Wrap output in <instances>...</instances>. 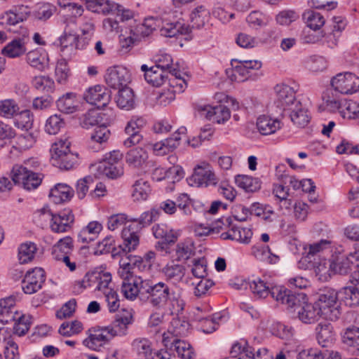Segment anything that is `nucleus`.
I'll list each match as a JSON object with an SVG mask.
<instances>
[{
  "label": "nucleus",
  "instance_id": "1",
  "mask_svg": "<svg viewBox=\"0 0 359 359\" xmlns=\"http://www.w3.org/2000/svg\"><path fill=\"white\" fill-rule=\"evenodd\" d=\"M142 285V297L152 307L165 309L171 315H178L184 309L185 302L180 292H177L167 283L144 279Z\"/></svg>",
  "mask_w": 359,
  "mask_h": 359
},
{
  "label": "nucleus",
  "instance_id": "2",
  "mask_svg": "<svg viewBox=\"0 0 359 359\" xmlns=\"http://www.w3.org/2000/svg\"><path fill=\"white\" fill-rule=\"evenodd\" d=\"M177 15V12L172 11L163 14V25L160 29L161 35L165 37H175L180 34L189 35L192 28L200 29L204 26L209 12L203 6H197L190 16L191 27Z\"/></svg>",
  "mask_w": 359,
  "mask_h": 359
},
{
  "label": "nucleus",
  "instance_id": "3",
  "mask_svg": "<svg viewBox=\"0 0 359 359\" xmlns=\"http://www.w3.org/2000/svg\"><path fill=\"white\" fill-rule=\"evenodd\" d=\"M250 288L255 297L258 299L266 298L269 294L278 302L285 306H293L298 303L299 299L294 292L280 286H275L271 289L260 278L250 283Z\"/></svg>",
  "mask_w": 359,
  "mask_h": 359
},
{
  "label": "nucleus",
  "instance_id": "4",
  "mask_svg": "<svg viewBox=\"0 0 359 359\" xmlns=\"http://www.w3.org/2000/svg\"><path fill=\"white\" fill-rule=\"evenodd\" d=\"M122 238L124 242V248L116 252L114 247V239L112 236H107L101 242H100L97 247V253L106 254L111 252L112 256H122L123 255H127V252H130L136 248L140 242V236L137 231L133 230L131 225L123 229L121 233Z\"/></svg>",
  "mask_w": 359,
  "mask_h": 359
},
{
  "label": "nucleus",
  "instance_id": "5",
  "mask_svg": "<svg viewBox=\"0 0 359 359\" xmlns=\"http://www.w3.org/2000/svg\"><path fill=\"white\" fill-rule=\"evenodd\" d=\"M337 300L338 293L334 289L326 288L319 294L315 304L322 318L331 321L339 318L341 313Z\"/></svg>",
  "mask_w": 359,
  "mask_h": 359
},
{
  "label": "nucleus",
  "instance_id": "6",
  "mask_svg": "<svg viewBox=\"0 0 359 359\" xmlns=\"http://www.w3.org/2000/svg\"><path fill=\"white\" fill-rule=\"evenodd\" d=\"M29 163L13 166L11 171L12 181L21 184L27 190L36 189L41 183L43 175L39 172L31 170Z\"/></svg>",
  "mask_w": 359,
  "mask_h": 359
},
{
  "label": "nucleus",
  "instance_id": "7",
  "mask_svg": "<svg viewBox=\"0 0 359 359\" xmlns=\"http://www.w3.org/2000/svg\"><path fill=\"white\" fill-rule=\"evenodd\" d=\"M233 65L231 79L236 82H244L248 79H255L256 72L262 66L261 61L257 60H232Z\"/></svg>",
  "mask_w": 359,
  "mask_h": 359
},
{
  "label": "nucleus",
  "instance_id": "8",
  "mask_svg": "<svg viewBox=\"0 0 359 359\" xmlns=\"http://www.w3.org/2000/svg\"><path fill=\"white\" fill-rule=\"evenodd\" d=\"M294 294L298 297V303L291 306H287V307L288 309H294V311L297 313L299 320L306 324H311L322 318V315L317 306H316L315 303L311 304L304 302L306 297L304 294Z\"/></svg>",
  "mask_w": 359,
  "mask_h": 359
},
{
  "label": "nucleus",
  "instance_id": "9",
  "mask_svg": "<svg viewBox=\"0 0 359 359\" xmlns=\"http://www.w3.org/2000/svg\"><path fill=\"white\" fill-rule=\"evenodd\" d=\"M187 182L190 186L207 187L216 185L218 180L210 165L203 162L194 168L193 175L187 178Z\"/></svg>",
  "mask_w": 359,
  "mask_h": 359
},
{
  "label": "nucleus",
  "instance_id": "10",
  "mask_svg": "<svg viewBox=\"0 0 359 359\" xmlns=\"http://www.w3.org/2000/svg\"><path fill=\"white\" fill-rule=\"evenodd\" d=\"M331 85L335 92L352 94L359 88V78L351 72L339 73L332 78Z\"/></svg>",
  "mask_w": 359,
  "mask_h": 359
},
{
  "label": "nucleus",
  "instance_id": "11",
  "mask_svg": "<svg viewBox=\"0 0 359 359\" xmlns=\"http://www.w3.org/2000/svg\"><path fill=\"white\" fill-rule=\"evenodd\" d=\"M46 280V273L41 268H34L26 272L22 283V289L25 294H32L41 289Z\"/></svg>",
  "mask_w": 359,
  "mask_h": 359
},
{
  "label": "nucleus",
  "instance_id": "12",
  "mask_svg": "<svg viewBox=\"0 0 359 359\" xmlns=\"http://www.w3.org/2000/svg\"><path fill=\"white\" fill-rule=\"evenodd\" d=\"M155 29L156 27L153 25V18L146 19L144 23H138L133 28L130 29L129 36L121 41V46L126 48L131 47L142 37L149 35Z\"/></svg>",
  "mask_w": 359,
  "mask_h": 359
},
{
  "label": "nucleus",
  "instance_id": "13",
  "mask_svg": "<svg viewBox=\"0 0 359 359\" xmlns=\"http://www.w3.org/2000/svg\"><path fill=\"white\" fill-rule=\"evenodd\" d=\"M276 93V103L282 108L285 112L292 108L295 102H300L296 99L295 91L293 88L286 84H278L275 87Z\"/></svg>",
  "mask_w": 359,
  "mask_h": 359
},
{
  "label": "nucleus",
  "instance_id": "14",
  "mask_svg": "<svg viewBox=\"0 0 359 359\" xmlns=\"http://www.w3.org/2000/svg\"><path fill=\"white\" fill-rule=\"evenodd\" d=\"M196 109L201 116L217 123L226 121L231 116L229 108L222 104L216 107L198 105Z\"/></svg>",
  "mask_w": 359,
  "mask_h": 359
},
{
  "label": "nucleus",
  "instance_id": "15",
  "mask_svg": "<svg viewBox=\"0 0 359 359\" xmlns=\"http://www.w3.org/2000/svg\"><path fill=\"white\" fill-rule=\"evenodd\" d=\"M84 100L97 108H103L111 100L110 91L104 86L96 85L89 88L83 95Z\"/></svg>",
  "mask_w": 359,
  "mask_h": 359
},
{
  "label": "nucleus",
  "instance_id": "16",
  "mask_svg": "<svg viewBox=\"0 0 359 359\" xmlns=\"http://www.w3.org/2000/svg\"><path fill=\"white\" fill-rule=\"evenodd\" d=\"M130 76L127 69L121 66L109 67L104 76L107 84L114 89L126 86Z\"/></svg>",
  "mask_w": 359,
  "mask_h": 359
},
{
  "label": "nucleus",
  "instance_id": "17",
  "mask_svg": "<svg viewBox=\"0 0 359 359\" xmlns=\"http://www.w3.org/2000/svg\"><path fill=\"white\" fill-rule=\"evenodd\" d=\"M114 337L109 327H98L92 331L90 336L83 341V344L92 350L97 351Z\"/></svg>",
  "mask_w": 359,
  "mask_h": 359
},
{
  "label": "nucleus",
  "instance_id": "18",
  "mask_svg": "<svg viewBox=\"0 0 359 359\" xmlns=\"http://www.w3.org/2000/svg\"><path fill=\"white\" fill-rule=\"evenodd\" d=\"M145 124V120L141 117H133L128 122L125 128V132L128 137L124 140V146L130 147L141 142L142 135L140 133V131Z\"/></svg>",
  "mask_w": 359,
  "mask_h": 359
},
{
  "label": "nucleus",
  "instance_id": "19",
  "mask_svg": "<svg viewBox=\"0 0 359 359\" xmlns=\"http://www.w3.org/2000/svg\"><path fill=\"white\" fill-rule=\"evenodd\" d=\"M187 128L181 127L171 137L154 144L153 149L156 155L163 156L174 151L180 144L181 135L185 134Z\"/></svg>",
  "mask_w": 359,
  "mask_h": 359
},
{
  "label": "nucleus",
  "instance_id": "20",
  "mask_svg": "<svg viewBox=\"0 0 359 359\" xmlns=\"http://www.w3.org/2000/svg\"><path fill=\"white\" fill-rule=\"evenodd\" d=\"M30 10L27 6H19L13 10L4 13L0 17V25H15L19 22L26 20L30 15Z\"/></svg>",
  "mask_w": 359,
  "mask_h": 359
},
{
  "label": "nucleus",
  "instance_id": "21",
  "mask_svg": "<svg viewBox=\"0 0 359 359\" xmlns=\"http://www.w3.org/2000/svg\"><path fill=\"white\" fill-rule=\"evenodd\" d=\"M141 70L144 72L145 81L154 87L161 86L168 78L169 72L158 67V66L155 65L149 68L147 65H142Z\"/></svg>",
  "mask_w": 359,
  "mask_h": 359
},
{
  "label": "nucleus",
  "instance_id": "22",
  "mask_svg": "<svg viewBox=\"0 0 359 359\" xmlns=\"http://www.w3.org/2000/svg\"><path fill=\"white\" fill-rule=\"evenodd\" d=\"M133 323V314L130 311L123 310L121 313L116 315L115 320L111 325L109 330L114 337L123 336L126 334L128 327Z\"/></svg>",
  "mask_w": 359,
  "mask_h": 359
},
{
  "label": "nucleus",
  "instance_id": "23",
  "mask_svg": "<svg viewBox=\"0 0 359 359\" xmlns=\"http://www.w3.org/2000/svg\"><path fill=\"white\" fill-rule=\"evenodd\" d=\"M74 195V191L70 186L58 183L50 189L49 198L55 204H61L70 201Z\"/></svg>",
  "mask_w": 359,
  "mask_h": 359
},
{
  "label": "nucleus",
  "instance_id": "24",
  "mask_svg": "<svg viewBox=\"0 0 359 359\" xmlns=\"http://www.w3.org/2000/svg\"><path fill=\"white\" fill-rule=\"evenodd\" d=\"M288 114L294 125L304 128L310 122L311 116L308 109L300 102H295L294 106L289 109Z\"/></svg>",
  "mask_w": 359,
  "mask_h": 359
},
{
  "label": "nucleus",
  "instance_id": "25",
  "mask_svg": "<svg viewBox=\"0 0 359 359\" xmlns=\"http://www.w3.org/2000/svg\"><path fill=\"white\" fill-rule=\"evenodd\" d=\"M144 280L141 277L135 276L133 280L123 281L121 292L123 296L128 299L134 300L139 295L140 299L144 301V299L142 297V285Z\"/></svg>",
  "mask_w": 359,
  "mask_h": 359
},
{
  "label": "nucleus",
  "instance_id": "26",
  "mask_svg": "<svg viewBox=\"0 0 359 359\" xmlns=\"http://www.w3.org/2000/svg\"><path fill=\"white\" fill-rule=\"evenodd\" d=\"M74 217L70 211H64L54 215L50 223V229L55 233L66 232L74 222Z\"/></svg>",
  "mask_w": 359,
  "mask_h": 359
},
{
  "label": "nucleus",
  "instance_id": "27",
  "mask_svg": "<svg viewBox=\"0 0 359 359\" xmlns=\"http://www.w3.org/2000/svg\"><path fill=\"white\" fill-rule=\"evenodd\" d=\"M252 253L257 259L269 264H276L280 261L279 255L273 254L266 245L257 244L253 246Z\"/></svg>",
  "mask_w": 359,
  "mask_h": 359
},
{
  "label": "nucleus",
  "instance_id": "28",
  "mask_svg": "<svg viewBox=\"0 0 359 359\" xmlns=\"http://www.w3.org/2000/svg\"><path fill=\"white\" fill-rule=\"evenodd\" d=\"M56 106L62 113L69 114L75 112L79 107L76 95L74 93H67L58 98Z\"/></svg>",
  "mask_w": 359,
  "mask_h": 359
},
{
  "label": "nucleus",
  "instance_id": "29",
  "mask_svg": "<svg viewBox=\"0 0 359 359\" xmlns=\"http://www.w3.org/2000/svg\"><path fill=\"white\" fill-rule=\"evenodd\" d=\"M341 341L345 346L352 348L353 351L359 355V327H346L341 334Z\"/></svg>",
  "mask_w": 359,
  "mask_h": 359
},
{
  "label": "nucleus",
  "instance_id": "30",
  "mask_svg": "<svg viewBox=\"0 0 359 359\" xmlns=\"http://www.w3.org/2000/svg\"><path fill=\"white\" fill-rule=\"evenodd\" d=\"M316 338L322 347H327L334 341V333L330 323H319L316 327Z\"/></svg>",
  "mask_w": 359,
  "mask_h": 359
},
{
  "label": "nucleus",
  "instance_id": "31",
  "mask_svg": "<svg viewBox=\"0 0 359 359\" xmlns=\"http://www.w3.org/2000/svg\"><path fill=\"white\" fill-rule=\"evenodd\" d=\"M100 271H88L81 280L75 281L72 287L73 292L80 294L88 287H94L95 289L98 278L100 277Z\"/></svg>",
  "mask_w": 359,
  "mask_h": 359
},
{
  "label": "nucleus",
  "instance_id": "32",
  "mask_svg": "<svg viewBox=\"0 0 359 359\" xmlns=\"http://www.w3.org/2000/svg\"><path fill=\"white\" fill-rule=\"evenodd\" d=\"M148 154L144 149L136 147L129 150L126 155V161L130 167L141 168L147 161Z\"/></svg>",
  "mask_w": 359,
  "mask_h": 359
},
{
  "label": "nucleus",
  "instance_id": "33",
  "mask_svg": "<svg viewBox=\"0 0 359 359\" xmlns=\"http://www.w3.org/2000/svg\"><path fill=\"white\" fill-rule=\"evenodd\" d=\"M162 273L165 276L167 280L180 283L185 276L186 268L182 264L172 262L163 268Z\"/></svg>",
  "mask_w": 359,
  "mask_h": 359
},
{
  "label": "nucleus",
  "instance_id": "34",
  "mask_svg": "<svg viewBox=\"0 0 359 359\" xmlns=\"http://www.w3.org/2000/svg\"><path fill=\"white\" fill-rule=\"evenodd\" d=\"M27 63L32 67L42 72L48 65V55L41 50H33L26 55Z\"/></svg>",
  "mask_w": 359,
  "mask_h": 359
},
{
  "label": "nucleus",
  "instance_id": "35",
  "mask_svg": "<svg viewBox=\"0 0 359 359\" xmlns=\"http://www.w3.org/2000/svg\"><path fill=\"white\" fill-rule=\"evenodd\" d=\"M257 128L261 134L268 135L280 128V122L278 119L263 115L257 118Z\"/></svg>",
  "mask_w": 359,
  "mask_h": 359
},
{
  "label": "nucleus",
  "instance_id": "36",
  "mask_svg": "<svg viewBox=\"0 0 359 359\" xmlns=\"http://www.w3.org/2000/svg\"><path fill=\"white\" fill-rule=\"evenodd\" d=\"M102 229V225L97 222L93 221L83 227L79 233V240L82 243H88L95 241Z\"/></svg>",
  "mask_w": 359,
  "mask_h": 359
},
{
  "label": "nucleus",
  "instance_id": "37",
  "mask_svg": "<svg viewBox=\"0 0 359 359\" xmlns=\"http://www.w3.org/2000/svg\"><path fill=\"white\" fill-rule=\"evenodd\" d=\"M352 253L350 252L347 256L337 258L335 261L330 264V269L335 273L346 275L352 271L354 267L353 259L351 258Z\"/></svg>",
  "mask_w": 359,
  "mask_h": 359
},
{
  "label": "nucleus",
  "instance_id": "38",
  "mask_svg": "<svg viewBox=\"0 0 359 359\" xmlns=\"http://www.w3.org/2000/svg\"><path fill=\"white\" fill-rule=\"evenodd\" d=\"M73 250V241L69 236L60 238L52 248V256L55 260H60L64 256L69 255Z\"/></svg>",
  "mask_w": 359,
  "mask_h": 359
},
{
  "label": "nucleus",
  "instance_id": "39",
  "mask_svg": "<svg viewBox=\"0 0 359 359\" xmlns=\"http://www.w3.org/2000/svg\"><path fill=\"white\" fill-rule=\"evenodd\" d=\"M52 164L61 170L73 169L78 163V155L73 152L63 153L57 158L51 159Z\"/></svg>",
  "mask_w": 359,
  "mask_h": 359
},
{
  "label": "nucleus",
  "instance_id": "40",
  "mask_svg": "<svg viewBox=\"0 0 359 359\" xmlns=\"http://www.w3.org/2000/svg\"><path fill=\"white\" fill-rule=\"evenodd\" d=\"M255 349L246 341L235 343L231 350V355L237 359H253Z\"/></svg>",
  "mask_w": 359,
  "mask_h": 359
},
{
  "label": "nucleus",
  "instance_id": "41",
  "mask_svg": "<svg viewBox=\"0 0 359 359\" xmlns=\"http://www.w3.org/2000/svg\"><path fill=\"white\" fill-rule=\"evenodd\" d=\"M87 8L97 13L108 15L113 13L115 3L109 0H84Z\"/></svg>",
  "mask_w": 359,
  "mask_h": 359
},
{
  "label": "nucleus",
  "instance_id": "42",
  "mask_svg": "<svg viewBox=\"0 0 359 359\" xmlns=\"http://www.w3.org/2000/svg\"><path fill=\"white\" fill-rule=\"evenodd\" d=\"M152 232L156 238L161 239L164 243H174L177 236L172 229L165 224H157L152 227Z\"/></svg>",
  "mask_w": 359,
  "mask_h": 359
},
{
  "label": "nucleus",
  "instance_id": "43",
  "mask_svg": "<svg viewBox=\"0 0 359 359\" xmlns=\"http://www.w3.org/2000/svg\"><path fill=\"white\" fill-rule=\"evenodd\" d=\"M237 186L247 192H255L261 188V182L258 178L251 176L238 175L235 177Z\"/></svg>",
  "mask_w": 359,
  "mask_h": 359
},
{
  "label": "nucleus",
  "instance_id": "44",
  "mask_svg": "<svg viewBox=\"0 0 359 359\" xmlns=\"http://www.w3.org/2000/svg\"><path fill=\"white\" fill-rule=\"evenodd\" d=\"M116 102L117 106L121 109L126 110L133 109L135 105V98L133 90L127 87L120 89Z\"/></svg>",
  "mask_w": 359,
  "mask_h": 359
},
{
  "label": "nucleus",
  "instance_id": "45",
  "mask_svg": "<svg viewBox=\"0 0 359 359\" xmlns=\"http://www.w3.org/2000/svg\"><path fill=\"white\" fill-rule=\"evenodd\" d=\"M26 51L24 40L20 38L15 39L8 43L1 50V53L8 57L13 58L23 55Z\"/></svg>",
  "mask_w": 359,
  "mask_h": 359
},
{
  "label": "nucleus",
  "instance_id": "46",
  "mask_svg": "<svg viewBox=\"0 0 359 359\" xmlns=\"http://www.w3.org/2000/svg\"><path fill=\"white\" fill-rule=\"evenodd\" d=\"M132 346L140 359H149L154 350L151 342L146 338L135 339Z\"/></svg>",
  "mask_w": 359,
  "mask_h": 359
},
{
  "label": "nucleus",
  "instance_id": "47",
  "mask_svg": "<svg viewBox=\"0 0 359 359\" xmlns=\"http://www.w3.org/2000/svg\"><path fill=\"white\" fill-rule=\"evenodd\" d=\"M33 87L43 93L50 94L55 90V82L48 76H36L32 80Z\"/></svg>",
  "mask_w": 359,
  "mask_h": 359
},
{
  "label": "nucleus",
  "instance_id": "48",
  "mask_svg": "<svg viewBox=\"0 0 359 359\" xmlns=\"http://www.w3.org/2000/svg\"><path fill=\"white\" fill-rule=\"evenodd\" d=\"M66 125L65 121L61 114H53L49 116L45 123L44 130L49 135H56Z\"/></svg>",
  "mask_w": 359,
  "mask_h": 359
},
{
  "label": "nucleus",
  "instance_id": "49",
  "mask_svg": "<svg viewBox=\"0 0 359 359\" xmlns=\"http://www.w3.org/2000/svg\"><path fill=\"white\" fill-rule=\"evenodd\" d=\"M133 188L132 197L134 201H145L151 193L149 182L143 179L136 180Z\"/></svg>",
  "mask_w": 359,
  "mask_h": 359
},
{
  "label": "nucleus",
  "instance_id": "50",
  "mask_svg": "<svg viewBox=\"0 0 359 359\" xmlns=\"http://www.w3.org/2000/svg\"><path fill=\"white\" fill-rule=\"evenodd\" d=\"M36 250V246L34 243L27 242L21 244L18 248V259L20 264L31 262L34 257Z\"/></svg>",
  "mask_w": 359,
  "mask_h": 359
},
{
  "label": "nucleus",
  "instance_id": "51",
  "mask_svg": "<svg viewBox=\"0 0 359 359\" xmlns=\"http://www.w3.org/2000/svg\"><path fill=\"white\" fill-rule=\"evenodd\" d=\"M109 163H99L97 170L100 174L111 179L117 178L123 175V170L121 164Z\"/></svg>",
  "mask_w": 359,
  "mask_h": 359
},
{
  "label": "nucleus",
  "instance_id": "52",
  "mask_svg": "<svg viewBox=\"0 0 359 359\" xmlns=\"http://www.w3.org/2000/svg\"><path fill=\"white\" fill-rule=\"evenodd\" d=\"M171 344L180 358L182 359H191L193 355L192 347L188 342L174 338Z\"/></svg>",
  "mask_w": 359,
  "mask_h": 359
},
{
  "label": "nucleus",
  "instance_id": "53",
  "mask_svg": "<svg viewBox=\"0 0 359 359\" xmlns=\"http://www.w3.org/2000/svg\"><path fill=\"white\" fill-rule=\"evenodd\" d=\"M71 142L67 136L61 137L57 141L54 142L50 149L51 159L57 158L63 153H67L70 151Z\"/></svg>",
  "mask_w": 359,
  "mask_h": 359
},
{
  "label": "nucleus",
  "instance_id": "54",
  "mask_svg": "<svg viewBox=\"0 0 359 359\" xmlns=\"http://www.w3.org/2000/svg\"><path fill=\"white\" fill-rule=\"evenodd\" d=\"M304 18L306 21L308 27L313 30L320 29L325 24L324 17L318 12L309 11L304 14Z\"/></svg>",
  "mask_w": 359,
  "mask_h": 359
},
{
  "label": "nucleus",
  "instance_id": "55",
  "mask_svg": "<svg viewBox=\"0 0 359 359\" xmlns=\"http://www.w3.org/2000/svg\"><path fill=\"white\" fill-rule=\"evenodd\" d=\"M19 107L16 102L12 99H7L0 102V116L4 118H11L18 114Z\"/></svg>",
  "mask_w": 359,
  "mask_h": 359
},
{
  "label": "nucleus",
  "instance_id": "56",
  "mask_svg": "<svg viewBox=\"0 0 359 359\" xmlns=\"http://www.w3.org/2000/svg\"><path fill=\"white\" fill-rule=\"evenodd\" d=\"M127 259L128 257H122L119 262L120 267L118 270V274L123 279V281L133 280L135 278L132 270L133 266H137V264H133V260L130 259V262H127Z\"/></svg>",
  "mask_w": 359,
  "mask_h": 359
},
{
  "label": "nucleus",
  "instance_id": "57",
  "mask_svg": "<svg viewBox=\"0 0 359 359\" xmlns=\"http://www.w3.org/2000/svg\"><path fill=\"white\" fill-rule=\"evenodd\" d=\"M55 76L58 83L65 84L67 83L70 76V69L67 62L65 59L57 61L55 69Z\"/></svg>",
  "mask_w": 359,
  "mask_h": 359
},
{
  "label": "nucleus",
  "instance_id": "58",
  "mask_svg": "<svg viewBox=\"0 0 359 359\" xmlns=\"http://www.w3.org/2000/svg\"><path fill=\"white\" fill-rule=\"evenodd\" d=\"M36 137V133L26 130L18 137L16 143L20 149L27 150L34 145Z\"/></svg>",
  "mask_w": 359,
  "mask_h": 359
},
{
  "label": "nucleus",
  "instance_id": "59",
  "mask_svg": "<svg viewBox=\"0 0 359 359\" xmlns=\"http://www.w3.org/2000/svg\"><path fill=\"white\" fill-rule=\"evenodd\" d=\"M54 215L48 207H43L35 211L33 214L34 222L39 226L43 227L48 222H51Z\"/></svg>",
  "mask_w": 359,
  "mask_h": 359
},
{
  "label": "nucleus",
  "instance_id": "60",
  "mask_svg": "<svg viewBox=\"0 0 359 359\" xmlns=\"http://www.w3.org/2000/svg\"><path fill=\"white\" fill-rule=\"evenodd\" d=\"M83 330V325L79 320L72 322H64L59 328V333L65 337H69L72 334H79Z\"/></svg>",
  "mask_w": 359,
  "mask_h": 359
},
{
  "label": "nucleus",
  "instance_id": "61",
  "mask_svg": "<svg viewBox=\"0 0 359 359\" xmlns=\"http://www.w3.org/2000/svg\"><path fill=\"white\" fill-rule=\"evenodd\" d=\"M101 122L100 113L95 109L87 111L81 118V126L83 128L88 129Z\"/></svg>",
  "mask_w": 359,
  "mask_h": 359
},
{
  "label": "nucleus",
  "instance_id": "62",
  "mask_svg": "<svg viewBox=\"0 0 359 359\" xmlns=\"http://www.w3.org/2000/svg\"><path fill=\"white\" fill-rule=\"evenodd\" d=\"M33 115L29 110H24L20 112L18 118L15 120V125L24 130H29L33 126Z\"/></svg>",
  "mask_w": 359,
  "mask_h": 359
},
{
  "label": "nucleus",
  "instance_id": "63",
  "mask_svg": "<svg viewBox=\"0 0 359 359\" xmlns=\"http://www.w3.org/2000/svg\"><path fill=\"white\" fill-rule=\"evenodd\" d=\"M56 11V7L50 4L45 3L39 6L34 12V16L36 19L46 21L49 19Z\"/></svg>",
  "mask_w": 359,
  "mask_h": 359
},
{
  "label": "nucleus",
  "instance_id": "64",
  "mask_svg": "<svg viewBox=\"0 0 359 359\" xmlns=\"http://www.w3.org/2000/svg\"><path fill=\"white\" fill-rule=\"evenodd\" d=\"M31 318L29 316H20L13 327V332L18 337L24 336L29 330Z\"/></svg>",
  "mask_w": 359,
  "mask_h": 359
}]
</instances>
